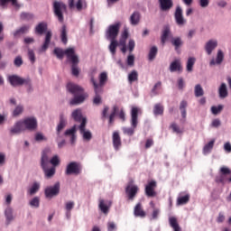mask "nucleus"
<instances>
[{"label": "nucleus", "instance_id": "obj_16", "mask_svg": "<svg viewBox=\"0 0 231 231\" xmlns=\"http://www.w3.org/2000/svg\"><path fill=\"white\" fill-rule=\"evenodd\" d=\"M69 6L71 9L76 8L78 12H82V10L88 8V4L86 3V0H78L75 5V0H69Z\"/></svg>", "mask_w": 231, "mask_h": 231}, {"label": "nucleus", "instance_id": "obj_44", "mask_svg": "<svg viewBox=\"0 0 231 231\" xmlns=\"http://www.w3.org/2000/svg\"><path fill=\"white\" fill-rule=\"evenodd\" d=\"M60 39L63 44H68V30L66 29V25H63L61 28Z\"/></svg>", "mask_w": 231, "mask_h": 231}, {"label": "nucleus", "instance_id": "obj_34", "mask_svg": "<svg viewBox=\"0 0 231 231\" xmlns=\"http://www.w3.org/2000/svg\"><path fill=\"white\" fill-rule=\"evenodd\" d=\"M5 216L7 225H10L14 221V209L10 207L6 208L5 210Z\"/></svg>", "mask_w": 231, "mask_h": 231}, {"label": "nucleus", "instance_id": "obj_40", "mask_svg": "<svg viewBox=\"0 0 231 231\" xmlns=\"http://www.w3.org/2000/svg\"><path fill=\"white\" fill-rule=\"evenodd\" d=\"M110 44L108 46V50L111 55H116V48H118V42L116 40H109Z\"/></svg>", "mask_w": 231, "mask_h": 231}, {"label": "nucleus", "instance_id": "obj_17", "mask_svg": "<svg viewBox=\"0 0 231 231\" xmlns=\"http://www.w3.org/2000/svg\"><path fill=\"white\" fill-rule=\"evenodd\" d=\"M218 46L217 39H210L208 40L204 46V50L207 53V55H212V52Z\"/></svg>", "mask_w": 231, "mask_h": 231}, {"label": "nucleus", "instance_id": "obj_4", "mask_svg": "<svg viewBox=\"0 0 231 231\" xmlns=\"http://www.w3.org/2000/svg\"><path fill=\"white\" fill-rule=\"evenodd\" d=\"M54 55H56V57L60 60L64 59V55H66L69 60L77 62V54H75V48H68L65 51L60 48H55Z\"/></svg>", "mask_w": 231, "mask_h": 231}, {"label": "nucleus", "instance_id": "obj_24", "mask_svg": "<svg viewBox=\"0 0 231 231\" xmlns=\"http://www.w3.org/2000/svg\"><path fill=\"white\" fill-rule=\"evenodd\" d=\"M112 204L113 202H111V200H104L100 199L98 208L103 214H108L109 208H111Z\"/></svg>", "mask_w": 231, "mask_h": 231}, {"label": "nucleus", "instance_id": "obj_5", "mask_svg": "<svg viewBox=\"0 0 231 231\" xmlns=\"http://www.w3.org/2000/svg\"><path fill=\"white\" fill-rule=\"evenodd\" d=\"M99 83H97L95 77L91 76L90 82L93 84L95 93H102V88L107 83V72L103 71L98 76Z\"/></svg>", "mask_w": 231, "mask_h": 231}, {"label": "nucleus", "instance_id": "obj_35", "mask_svg": "<svg viewBox=\"0 0 231 231\" xmlns=\"http://www.w3.org/2000/svg\"><path fill=\"white\" fill-rule=\"evenodd\" d=\"M171 42L172 46H174L176 51L183 46V40H181L180 37L171 38Z\"/></svg>", "mask_w": 231, "mask_h": 231}, {"label": "nucleus", "instance_id": "obj_14", "mask_svg": "<svg viewBox=\"0 0 231 231\" xmlns=\"http://www.w3.org/2000/svg\"><path fill=\"white\" fill-rule=\"evenodd\" d=\"M60 192V183L56 182L53 186H49L45 189L44 194L45 198H49L51 199V198H55V196H59V193Z\"/></svg>", "mask_w": 231, "mask_h": 231}, {"label": "nucleus", "instance_id": "obj_61", "mask_svg": "<svg viewBox=\"0 0 231 231\" xmlns=\"http://www.w3.org/2000/svg\"><path fill=\"white\" fill-rule=\"evenodd\" d=\"M160 212L161 210L159 208L152 209L151 219H153V220L158 219V217H160Z\"/></svg>", "mask_w": 231, "mask_h": 231}, {"label": "nucleus", "instance_id": "obj_57", "mask_svg": "<svg viewBox=\"0 0 231 231\" xmlns=\"http://www.w3.org/2000/svg\"><path fill=\"white\" fill-rule=\"evenodd\" d=\"M27 55L31 64H35V51H33L32 49H29Z\"/></svg>", "mask_w": 231, "mask_h": 231}, {"label": "nucleus", "instance_id": "obj_33", "mask_svg": "<svg viewBox=\"0 0 231 231\" xmlns=\"http://www.w3.org/2000/svg\"><path fill=\"white\" fill-rule=\"evenodd\" d=\"M46 30H48V23L42 22L36 25L34 32L37 35H42Z\"/></svg>", "mask_w": 231, "mask_h": 231}, {"label": "nucleus", "instance_id": "obj_55", "mask_svg": "<svg viewBox=\"0 0 231 231\" xmlns=\"http://www.w3.org/2000/svg\"><path fill=\"white\" fill-rule=\"evenodd\" d=\"M96 95L93 98V104L95 106H100V104H102V97L100 96V92H95Z\"/></svg>", "mask_w": 231, "mask_h": 231}, {"label": "nucleus", "instance_id": "obj_30", "mask_svg": "<svg viewBox=\"0 0 231 231\" xmlns=\"http://www.w3.org/2000/svg\"><path fill=\"white\" fill-rule=\"evenodd\" d=\"M189 201H190V195L187 193L186 195L181 196V193H180L177 199V206L181 207V205H187Z\"/></svg>", "mask_w": 231, "mask_h": 231}, {"label": "nucleus", "instance_id": "obj_15", "mask_svg": "<svg viewBox=\"0 0 231 231\" xmlns=\"http://www.w3.org/2000/svg\"><path fill=\"white\" fill-rule=\"evenodd\" d=\"M21 133H24V126L23 125V122L20 120L9 128V134L10 136H15L17 134H21Z\"/></svg>", "mask_w": 231, "mask_h": 231}, {"label": "nucleus", "instance_id": "obj_38", "mask_svg": "<svg viewBox=\"0 0 231 231\" xmlns=\"http://www.w3.org/2000/svg\"><path fill=\"white\" fill-rule=\"evenodd\" d=\"M71 116L73 120H75V122H81V123H82V120L86 118V117H82V110L79 108L72 112Z\"/></svg>", "mask_w": 231, "mask_h": 231}, {"label": "nucleus", "instance_id": "obj_54", "mask_svg": "<svg viewBox=\"0 0 231 231\" xmlns=\"http://www.w3.org/2000/svg\"><path fill=\"white\" fill-rule=\"evenodd\" d=\"M170 33H171V30H169V28H166L163 30L162 34V44L167 42V39L169 38Z\"/></svg>", "mask_w": 231, "mask_h": 231}, {"label": "nucleus", "instance_id": "obj_51", "mask_svg": "<svg viewBox=\"0 0 231 231\" xmlns=\"http://www.w3.org/2000/svg\"><path fill=\"white\" fill-rule=\"evenodd\" d=\"M75 207V202L73 201H68L65 204V209L67 210V217H69V212H71V210H73Z\"/></svg>", "mask_w": 231, "mask_h": 231}, {"label": "nucleus", "instance_id": "obj_8", "mask_svg": "<svg viewBox=\"0 0 231 231\" xmlns=\"http://www.w3.org/2000/svg\"><path fill=\"white\" fill-rule=\"evenodd\" d=\"M86 124H88V119L83 118L81 124L79 126V134L82 136L83 142H91L93 134L90 130L86 129Z\"/></svg>", "mask_w": 231, "mask_h": 231}, {"label": "nucleus", "instance_id": "obj_64", "mask_svg": "<svg viewBox=\"0 0 231 231\" xmlns=\"http://www.w3.org/2000/svg\"><path fill=\"white\" fill-rule=\"evenodd\" d=\"M224 151L226 152H228V153L231 152V143H230V142H226V143H224Z\"/></svg>", "mask_w": 231, "mask_h": 231}, {"label": "nucleus", "instance_id": "obj_1", "mask_svg": "<svg viewBox=\"0 0 231 231\" xmlns=\"http://www.w3.org/2000/svg\"><path fill=\"white\" fill-rule=\"evenodd\" d=\"M67 89L69 93L75 96L74 98H72L69 102L70 106H79V104H82V102H84V100H86V97H88V95L82 94L84 91L82 87L75 83H69L67 85Z\"/></svg>", "mask_w": 231, "mask_h": 231}, {"label": "nucleus", "instance_id": "obj_20", "mask_svg": "<svg viewBox=\"0 0 231 231\" xmlns=\"http://www.w3.org/2000/svg\"><path fill=\"white\" fill-rule=\"evenodd\" d=\"M223 60H225V54L223 53V51L218 50L216 59L213 58L209 61V66H219L223 63Z\"/></svg>", "mask_w": 231, "mask_h": 231}, {"label": "nucleus", "instance_id": "obj_27", "mask_svg": "<svg viewBox=\"0 0 231 231\" xmlns=\"http://www.w3.org/2000/svg\"><path fill=\"white\" fill-rule=\"evenodd\" d=\"M66 125H68V119L66 118L64 114H61L60 116V123L58 124L57 128H56L58 136L60 134V131H62V129H64V127H66Z\"/></svg>", "mask_w": 231, "mask_h": 231}, {"label": "nucleus", "instance_id": "obj_60", "mask_svg": "<svg viewBox=\"0 0 231 231\" xmlns=\"http://www.w3.org/2000/svg\"><path fill=\"white\" fill-rule=\"evenodd\" d=\"M50 163L51 165H53V167H57V165H59V163H60V158L59 157V155H54L51 160H50Z\"/></svg>", "mask_w": 231, "mask_h": 231}, {"label": "nucleus", "instance_id": "obj_59", "mask_svg": "<svg viewBox=\"0 0 231 231\" xmlns=\"http://www.w3.org/2000/svg\"><path fill=\"white\" fill-rule=\"evenodd\" d=\"M171 128L172 129L173 133H176L177 134H181L183 133V129H180L176 123L171 124Z\"/></svg>", "mask_w": 231, "mask_h": 231}, {"label": "nucleus", "instance_id": "obj_50", "mask_svg": "<svg viewBox=\"0 0 231 231\" xmlns=\"http://www.w3.org/2000/svg\"><path fill=\"white\" fill-rule=\"evenodd\" d=\"M23 111H24V106L23 105H18L13 111V116L23 115Z\"/></svg>", "mask_w": 231, "mask_h": 231}, {"label": "nucleus", "instance_id": "obj_45", "mask_svg": "<svg viewBox=\"0 0 231 231\" xmlns=\"http://www.w3.org/2000/svg\"><path fill=\"white\" fill-rule=\"evenodd\" d=\"M138 80V71L132 70L128 74V82L129 84H133V82H136Z\"/></svg>", "mask_w": 231, "mask_h": 231}, {"label": "nucleus", "instance_id": "obj_9", "mask_svg": "<svg viewBox=\"0 0 231 231\" xmlns=\"http://www.w3.org/2000/svg\"><path fill=\"white\" fill-rule=\"evenodd\" d=\"M21 122L24 127V131H35L38 127L37 118L35 116L25 117Z\"/></svg>", "mask_w": 231, "mask_h": 231}, {"label": "nucleus", "instance_id": "obj_31", "mask_svg": "<svg viewBox=\"0 0 231 231\" xmlns=\"http://www.w3.org/2000/svg\"><path fill=\"white\" fill-rule=\"evenodd\" d=\"M30 32V25H23L16 31L13 32L14 37H21V35H24V33H28Z\"/></svg>", "mask_w": 231, "mask_h": 231}, {"label": "nucleus", "instance_id": "obj_47", "mask_svg": "<svg viewBox=\"0 0 231 231\" xmlns=\"http://www.w3.org/2000/svg\"><path fill=\"white\" fill-rule=\"evenodd\" d=\"M156 55H158V47L152 46L150 49L149 54H148V59L149 60H153L156 59Z\"/></svg>", "mask_w": 231, "mask_h": 231}, {"label": "nucleus", "instance_id": "obj_21", "mask_svg": "<svg viewBox=\"0 0 231 231\" xmlns=\"http://www.w3.org/2000/svg\"><path fill=\"white\" fill-rule=\"evenodd\" d=\"M159 1V6L162 12H169L174 6V1L173 0H158Z\"/></svg>", "mask_w": 231, "mask_h": 231}, {"label": "nucleus", "instance_id": "obj_28", "mask_svg": "<svg viewBox=\"0 0 231 231\" xmlns=\"http://www.w3.org/2000/svg\"><path fill=\"white\" fill-rule=\"evenodd\" d=\"M134 216H135V217H145L146 213H145V211H143V208L142 207V203H138L134 207Z\"/></svg>", "mask_w": 231, "mask_h": 231}, {"label": "nucleus", "instance_id": "obj_53", "mask_svg": "<svg viewBox=\"0 0 231 231\" xmlns=\"http://www.w3.org/2000/svg\"><path fill=\"white\" fill-rule=\"evenodd\" d=\"M204 93L205 92L203 91L201 85L198 84L195 86V97H203Z\"/></svg>", "mask_w": 231, "mask_h": 231}, {"label": "nucleus", "instance_id": "obj_11", "mask_svg": "<svg viewBox=\"0 0 231 231\" xmlns=\"http://www.w3.org/2000/svg\"><path fill=\"white\" fill-rule=\"evenodd\" d=\"M53 10L60 23H62V21H64V16L62 15V12H66V5H64V3L62 2L55 1L53 3Z\"/></svg>", "mask_w": 231, "mask_h": 231}, {"label": "nucleus", "instance_id": "obj_46", "mask_svg": "<svg viewBox=\"0 0 231 231\" xmlns=\"http://www.w3.org/2000/svg\"><path fill=\"white\" fill-rule=\"evenodd\" d=\"M194 64H196V58L189 57L188 59L187 66H186L187 71H189L190 73L192 71L193 68H194Z\"/></svg>", "mask_w": 231, "mask_h": 231}, {"label": "nucleus", "instance_id": "obj_39", "mask_svg": "<svg viewBox=\"0 0 231 231\" xmlns=\"http://www.w3.org/2000/svg\"><path fill=\"white\" fill-rule=\"evenodd\" d=\"M139 23H140V13L134 12L130 16V24H132V26H136Z\"/></svg>", "mask_w": 231, "mask_h": 231}, {"label": "nucleus", "instance_id": "obj_10", "mask_svg": "<svg viewBox=\"0 0 231 231\" xmlns=\"http://www.w3.org/2000/svg\"><path fill=\"white\" fill-rule=\"evenodd\" d=\"M8 80L11 85L15 86H32V80L30 79H23L17 75H13L8 77Z\"/></svg>", "mask_w": 231, "mask_h": 231}, {"label": "nucleus", "instance_id": "obj_48", "mask_svg": "<svg viewBox=\"0 0 231 231\" xmlns=\"http://www.w3.org/2000/svg\"><path fill=\"white\" fill-rule=\"evenodd\" d=\"M34 140L35 142H48V137H46V135H44V134L38 132L34 134Z\"/></svg>", "mask_w": 231, "mask_h": 231}, {"label": "nucleus", "instance_id": "obj_23", "mask_svg": "<svg viewBox=\"0 0 231 231\" xmlns=\"http://www.w3.org/2000/svg\"><path fill=\"white\" fill-rule=\"evenodd\" d=\"M216 144V139H211L206 144H204L202 148V154L203 156H208L214 150V145Z\"/></svg>", "mask_w": 231, "mask_h": 231}, {"label": "nucleus", "instance_id": "obj_13", "mask_svg": "<svg viewBox=\"0 0 231 231\" xmlns=\"http://www.w3.org/2000/svg\"><path fill=\"white\" fill-rule=\"evenodd\" d=\"M175 23L178 26H185L187 24V20L183 16V8L177 5L174 13Z\"/></svg>", "mask_w": 231, "mask_h": 231}, {"label": "nucleus", "instance_id": "obj_18", "mask_svg": "<svg viewBox=\"0 0 231 231\" xmlns=\"http://www.w3.org/2000/svg\"><path fill=\"white\" fill-rule=\"evenodd\" d=\"M169 69L171 73H181L183 71V66L181 65V60L177 59L170 63Z\"/></svg>", "mask_w": 231, "mask_h": 231}, {"label": "nucleus", "instance_id": "obj_49", "mask_svg": "<svg viewBox=\"0 0 231 231\" xmlns=\"http://www.w3.org/2000/svg\"><path fill=\"white\" fill-rule=\"evenodd\" d=\"M153 114L155 116H158V115H163V106H162V104H156L153 107Z\"/></svg>", "mask_w": 231, "mask_h": 231}, {"label": "nucleus", "instance_id": "obj_3", "mask_svg": "<svg viewBox=\"0 0 231 231\" xmlns=\"http://www.w3.org/2000/svg\"><path fill=\"white\" fill-rule=\"evenodd\" d=\"M138 113H140V108L133 106L131 110V125L132 127H123V133L128 136H133L134 134V129L138 127Z\"/></svg>", "mask_w": 231, "mask_h": 231}, {"label": "nucleus", "instance_id": "obj_32", "mask_svg": "<svg viewBox=\"0 0 231 231\" xmlns=\"http://www.w3.org/2000/svg\"><path fill=\"white\" fill-rule=\"evenodd\" d=\"M218 96L219 98H226V97H228V88L226 87V83H221L218 88Z\"/></svg>", "mask_w": 231, "mask_h": 231}, {"label": "nucleus", "instance_id": "obj_43", "mask_svg": "<svg viewBox=\"0 0 231 231\" xmlns=\"http://www.w3.org/2000/svg\"><path fill=\"white\" fill-rule=\"evenodd\" d=\"M187 101H181L180 104V111L182 118H187Z\"/></svg>", "mask_w": 231, "mask_h": 231}, {"label": "nucleus", "instance_id": "obj_2", "mask_svg": "<svg viewBox=\"0 0 231 231\" xmlns=\"http://www.w3.org/2000/svg\"><path fill=\"white\" fill-rule=\"evenodd\" d=\"M50 152H51V150L50 148H45L42 152L41 158V167L47 180L53 178L56 172L55 166L48 168V163H50V158L48 157V154H50Z\"/></svg>", "mask_w": 231, "mask_h": 231}, {"label": "nucleus", "instance_id": "obj_41", "mask_svg": "<svg viewBox=\"0 0 231 231\" xmlns=\"http://www.w3.org/2000/svg\"><path fill=\"white\" fill-rule=\"evenodd\" d=\"M29 205L32 208H39V207H41V198H32L31 200H29Z\"/></svg>", "mask_w": 231, "mask_h": 231}, {"label": "nucleus", "instance_id": "obj_22", "mask_svg": "<svg viewBox=\"0 0 231 231\" xmlns=\"http://www.w3.org/2000/svg\"><path fill=\"white\" fill-rule=\"evenodd\" d=\"M154 189H156V181L151 180L148 182V184L145 186V194L149 198H153V196H156V191H154Z\"/></svg>", "mask_w": 231, "mask_h": 231}, {"label": "nucleus", "instance_id": "obj_42", "mask_svg": "<svg viewBox=\"0 0 231 231\" xmlns=\"http://www.w3.org/2000/svg\"><path fill=\"white\" fill-rule=\"evenodd\" d=\"M70 62H72V67H71L72 75H74V77H79L80 73V69H79V67L77 66V64H79V56H77L76 62H74L73 60H70Z\"/></svg>", "mask_w": 231, "mask_h": 231}, {"label": "nucleus", "instance_id": "obj_62", "mask_svg": "<svg viewBox=\"0 0 231 231\" xmlns=\"http://www.w3.org/2000/svg\"><path fill=\"white\" fill-rule=\"evenodd\" d=\"M107 226V231H116V224H115V222L113 221H109L106 224Z\"/></svg>", "mask_w": 231, "mask_h": 231}, {"label": "nucleus", "instance_id": "obj_12", "mask_svg": "<svg viewBox=\"0 0 231 231\" xmlns=\"http://www.w3.org/2000/svg\"><path fill=\"white\" fill-rule=\"evenodd\" d=\"M138 190H140V189L136 185H134V180H131L130 182H128V184L125 188V194H126L128 199L133 201V199H134V198H136V194H138Z\"/></svg>", "mask_w": 231, "mask_h": 231}, {"label": "nucleus", "instance_id": "obj_7", "mask_svg": "<svg viewBox=\"0 0 231 231\" xmlns=\"http://www.w3.org/2000/svg\"><path fill=\"white\" fill-rule=\"evenodd\" d=\"M120 23H116L108 26L106 32V38L107 41L116 40V37H118V32H120Z\"/></svg>", "mask_w": 231, "mask_h": 231}, {"label": "nucleus", "instance_id": "obj_25", "mask_svg": "<svg viewBox=\"0 0 231 231\" xmlns=\"http://www.w3.org/2000/svg\"><path fill=\"white\" fill-rule=\"evenodd\" d=\"M112 142L115 151H119L120 147H122V139L120 138V134H118V132L113 133Z\"/></svg>", "mask_w": 231, "mask_h": 231}, {"label": "nucleus", "instance_id": "obj_37", "mask_svg": "<svg viewBox=\"0 0 231 231\" xmlns=\"http://www.w3.org/2000/svg\"><path fill=\"white\" fill-rule=\"evenodd\" d=\"M12 3L13 6L16 8V10H19L21 8V4L17 3V0H0V6L2 8H5L6 6V4Z\"/></svg>", "mask_w": 231, "mask_h": 231}, {"label": "nucleus", "instance_id": "obj_63", "mask_svg": "<svg viewBox=\"0 0 231 231\" xmlns=\"http://www.w3.org/2000/svg\"><path fill=\"white\" fill-rule=\"evenodd\" d=\"M126 64H127L128 66H130V67L134 66V55L130 54V55L127 57Z\"/></svg>", "mask_w": 231, "mask_h": 231}, {"label": "nucleus", "instance_id": "obj_52", "mask_svg": "<svg viewBox=\"0 0 231 231\" xmlns=\"http://www.w3.org/2000/svg\"><path fill=\"white\" fill-rule=\"evenodd\" d=\"M160 89H162V81L157 82L153 86V88L152 89V95H153V97H156V95H159L158 91H160Z\"/></svg>", "mask_w": 231, "mask_h": 231}, {"label": "nucleus", "instance_id": "obj_36", "mask_svg": "<svg viewBox=\"0 0 231 231\" xmlns=\"http://www.w3.org/2000/svg\"><path fill=\"white\" fill-rule=\"evenodd\" d=\"M169 223H170V226L173 228V231H181V227H180V225L178 224V219L176 218V217H170Z\"/></svg>", "mask_w": 231, "mask_h": 231}, {"label": "nucleus", "instance_id": "obj_26", "mask_svg": "<svg viewBox=\"0 0 231 231\" xmlns=\"http://www.w3.org/2000/svg\"><path fill=\"white\" fill-rule=\"evenodd\" d=\"M77 125H73L71 128L67 129L64 133L65 136H69L70 137V143H75L77 142Z\"/></svg>", "mask_w": 231, "mask_h": 231}, {"label": "nucleus", "instance_id": "obj_6", "mask_svg": "<svg viewBox=\"0 0 231 231\" xmlns=\"http://www.w3.org/2000/svg\"><path fill=\"white\" fill-rule=\"evenodd\" d=\"M67 176H79L82 174V164L79 162H70L67 164L65 169Z\"/></svg>", "mask_w": 231, "mask_h": 231}, {"label": "nucleus", "instance_id": "obj_19", "mask_svg": "<svg viewBox=\"0 0 231 231\" xmlns=\"http://www.w3.org/2000/svg\"><path fill=\"white\" fill-rule=\"evenodd\" d=\"M51 37H53V33L51 31H47L45 33V40L42 47L38 50L39 53H44L46 50L50 47V42H51Z\"/></svg>", "mask_w": 231, "mask_h": 231}, {"label": "nucleus", "instance_id": "obj_58", "mask_svg": "<svg viewBox=\"0 0 231 231\" xmlns=\"http://www.w3.org/2000/svg\"><path fill=\"white\" fill-rule=\"evenodd\" d=\"M223 111V105H218L217 106H212L211 107V113L212 115H219Z\"/></svg>", "mask_w": 231, "mask_h": 231}, {"label": "nucleus", "instance_id": "obj_29", "mask_svg": "<svg viewBox=\"0 0 231 231\" xmlns=\"http://www.w3.org/2000/svg\"><path fill=\"white\" fill-rule=\"evenodd\" d=\"M41 189V182H33L32 185L27 189L29 196H35Z\"/></svg>", "mask_w": 231, "mask_h": 231}, {"label": "nucleus", "instance_id": "obj_56", "mask_svg": "<svg viewBox=\"0 0 231 231\" xmlns=\"http://www.w3.org/2000/svg\"><path fill=\"white\" fill-rule=\"evenodd\" d=\"M226 181H228L226 175L220 174L216 177L217 183H222L223 185H225V183H226Z\"/></svg>", "mask_w": 231, "mask_h": 231}]
</instances>
